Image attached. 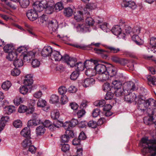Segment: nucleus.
<instances>
[{
  "label": "nucleus",
  "instance_id": "49530a36",
  "mask_svg": "<svg viewBox=\"0 0 156 156\" xmlns=\"http://www.w3.org/2000/svg\"><path fill=\"white\" fill-rule=\"evenodd\" d=\"M141 28L138 26H136L132 29L131 33L132 35L138 34L140 32Z\"/></svg>",
  "mask_w": 156,
  "mask_h": 156
},
{
  "label": "nucleus",
  "instance_id": "72a5a7b5",
  "mask_svg": "<svg viewBox=\"0 0 156 156\" xmlns=\"http://www.w3.org/2000/svg\"><path fill=\"white\" fill-rule=\"evenodd\" d=\"M45 131V129L43 126H40L36 129V133L37 135H41L43 134Z\"/></svg>",
  "mask_w": 156,
  "mask_h": 156
},
{
  "label": "nucleus",
  "instance_id": "6e6d98bb",
  "mask_svg": "<svg viewBox=\"0 0 156 156\" xmlns=\"http://www.w3.org/2000/svg\"><path fill=\"white\" fill-rule=\"evenodd\" d=\"M23 86L20 87V91L23 95H25L27 94L28 91V89L26 86Z\"/></svg>",
  "mask_w": 156,
  "mask_h": 156
},
{
  "label": "nucleus",
  "instance_id": "cd10ccee",
  "mask_svg": "<svg viewBox=\"0 0 156 156\" xmlns=\"http://www.w3.org/2000/svg\"><path fill=\"white\" fill-rule=\"evenodd\" d=\"M59 112L57 109H54L51 112V118L54 120L58 119L59 116Z\"/></svg>",
  "mask_w": 156,
  "mask_h": 156
},
{
  "label": "nucleus",
  "instance_id": "ddd939ff",
  "mask_svg": "<svg viewBox=\"0 0 156 156\" xmlns=\"http://www.w3.org/2000/svg\"><path fill=\"white\" fill-rule=\"evenodd\" d=\"M68 57L65 58L64 61L66 62L67 64L69 65L71 67L75 66L76 65V59L75 58L69 57L68 55Z\"/></svg>",
  "mask_w": 156,
  "mask_h": 156
},
{
  "label": "nucleus",
  "instance_id": "7ed1b4c3",
  "mask_svg": "<svg viewBox=\"0 0 156 156\" xmlns=\"http://www.w3.org/2000/svg\"><path fill=\"white\" fill-rule=\"evenodd\" d=\"M147 103L149 105L150 107L149 109H151L152 115H153L150 117L148 119L149 121H153L154 119L156 116V101L154 100L150 99L146 101Z\"/></svg>",
  "mask_w": 156,
  "mask_h": 156
},
{
  "label": "nucleus",
  "instance_id": "338daca9",
  "mask_svg": "<svg viewBox=\"0 0 156 156\" xmlns=\"http://www.w3.org/2000/svg\"><path fill=\"white\" fill-rule=\"evenodd\" d=\"M9 117L8 116H0V123L5 124V123L8 121Z\"/></svg>",
  "mask_w": 156,
  "mask_h": 156
},
{
  "label": "nucleus",
  "instance_id": "a19ab883",
  "mask_svg": "<svg viewBox=\"0 0 156 156\" xmlns=\"http://www.w3.org/2000/svg\"><path fill=\"white\" fill-rule=\"evenodd\" d=\"M54 8L56 11L58 12L62 10L63 8V6L61 2H58L55 5L54 4Z\"/></svg>",
  "mask_w": 156,
  "mask_h": 156
},
{
  "label": "nucleus",
  "instance_id": "58836bf2",
  "mask_svg": "<svg viewBox=\"0 0 156 156\" xmlns=\"http://www.w3.org/2000/svg\"><path fill=\"white\" fill-rule=\"evenodd\" d=\"M5 109L7 114L8 115L10 114L15 111V107L13 106L6 107L5 108Z\"/></svg>",
  "mask_w": 156,
  "mask_h": 156
},
{
  "label": "nucleus",
  "instance_id": "39448f33",
  "mask_svg": "<svg viewBox=\"0 0 156 156\" xmlns=\"http://www.w3.org/2000/svg\"><path fill=\"white\" fill-rule=\"evenodd\" d=\"M106 72L108 73L105 74H104L101 77H103L104 81L107 80L109 76L111 77L115 75L117 73L116 69L115 67L111 66L107 68Z\"/></svg>",
  "mask_w": 156,
  "mask_h": 156
},
{
  "label": "nucleus",
  "instance_id": "864d4df0",
  "mask_svg": "<svg viewBox=\"0 0 156 156\" xmlns=\"http://www.w3.org/2000/svg\"><path fill=\"white\" fill-rule=\"evenodd\" d=\"M43 126L46 127H48L50 129L53 130V125L51 122L49 120H46L43 123Z\"/></svg>",
  "mask_w": 156,
  "mask_h": 156
},
{
  "label": "nucleus",
  "instance_id": "6ab92c4d",
  "mask_svg": "<svg viewBox=\"0 0 156 156\" xmlns=\"http://www.w3.org/2000/svg\"><path fill=\"white\" fill-rule=\"evenodd\" d=\"M23 64L22 56L16 58L14 61L13 65L16 68L21 67Z\"/></svg>",
  "mask_w": 156,
  "mask_h": 156
},
{
  "label": "nucleus",
  "instance_id": "79ce46f5",
  "mask_svg": "<svg viewBox=\"0 0 156 156\" xmlns=\"http://www.w3.org/2000/svg\"><path fill=\"white\" fill-rule=\"evenodd\" d=\"M112 83L114 86L115 89L122 87V83L119 80H115L112 81Z\"/></svg>",
  "mask_w": 156,
  "mask_h": 156
},
{
  "label": "nucleus",
  "instance_id": "774afa93",
  "mask_svg": "<svg viewBox=\"0 0 156 156\" xmlns=\"http://www.w3.org/2000/svg\"><path fill=\"white\" fill-rule=\"evenodd\" d=\"M103 90L105 92H109L111 90V88L109 83H105L104 84L102 87Z\"/></svg>",
  "mask_w": 156,
  "mask_h": 156
},
{
  "label": "nucleus",
  "instance_id": "a211bd4d",
  "mask_svg": "<svg viewBox=\"0 0 156 156\" xmlns=\"http://www.w3.org/2000/svg\"><path fill=\"white\" fill-rule=\"evenodd\" d=\"M78 31L81 32H86L89 30L87 25L84 23H79L76 27Z\"/></svg>",
  "mask_w": 156,
  "mask_h": 156
},
{
  "label": "nucleus",
  "instance_id": "0eeeda50",
  "mask_svg": "<svg viewBox=\"0 0 156 156\" xmlns=\"http://www.w3.org/2000/svg\"><path fill=\"white\" fill-rule=\"evenodd\" d=\"M124 92L128 93L131 92L136 89L135 83L132 82H129L125 83L123 85Z\"/></svg>",
  "mask_w": 156,
  "mask_h": 156
},
{
  "label": "nucleus",
  "instance_id": "7c9ffc66",
  "mask_svg": "<svg viewBox=\"0 0 156 156\" xmlns=\"http://www.w3.org/2000/svg\"><path fill=\"white\" fill-rule=\"evenodd\" d=\"M88 60H86L84 64L81 62L77 63L76 64L75 67H77V69H76V70L79 72L80 71H82L84 69V66H85Z\"/></svg>",
  "mask_w": 156,
  "mask_h": 156
},
{
  "label": "nucleus",
  "instance_id": "c03bdc74",
  "mask_svg": "<svg viewBox=\"0 0 156 156\" xmlns=\"http://www.w3.org/2000/svg\"><path fill=\"white\" fill-rule=\"evenodd\" d=\"M51 2L47 1L46 0H42L39 2L40 6L44 9H45L49 5V4H51Z\"/></svg>",
  "mask_w": 156,
  "mask_h": 156
},
{
  "label": "nucleus",
  "instance_id": "dca6fc26",
  "mask_svg": "<svg viewBox=\"0 0 156 156\" xmlns=\"http://www.w3.org/2000/svg\"><path fill=\"white\" fill-rule=\"evenodd\" d=\"M41 122V120L38 118L30 120L28 122V127L37 126L40 124Z\"/></svg>",
  "mask_w": 156,
  "mask_h": 156
},
{
  "label": "nucleus",
  "instance_id": "4be33fe9",
  "mask_svg": "<svg viewBox=\"0 0 156 156\" xmlns=\"http://www.w3.org/2000/svg\"><path fill=\"white\" fill-rule=\"evenodd\" d=\"M35 56V53L32 51L29 52L27 54L24 55L23 58L24 62H29L31 58H34Z\"/></svg>",
  "mask_w": 156,
  "mask_h": 156
},
{
  "label": "nucleus",
  "instance_id": "a878e982",
  "mask_svg": "<svg viewBox=\"0 0 156 156\" xmlns=\"http://www.w3.org/2000/svg\"><path fill=\"white\" fill-rule=\"evenodd\" d=\"M17 53L15 50L13 51L10 52L9 53L8 55L7 56V58L10 61L13 60L17 58Z\"/></svg>",
  "mask_w": 156,
  "mask_h": 156
},
{
  "label": "nucleus",
  "instance_id": "9d476101",
  "mask_svg": "<svg viewBox=\"0 0 156 156\" xmlns=\"http://www.w3.org/2000/svg\"><path fill=\"white\" fill-rule=\"evenodd\" d=\"M28 19L31 21L36 20L38 17L37 13L33 9L28 10L26 13Z\"/></svg>",
  "mask_w": 156,
  "mask_h": 156
},
{
  "label": "nucleus",
  "instance_id": "c9c22d12",
  "mask_svg": "<svg viewBox=\"0 0 156 156\" xmlns=\"http://www.w3.org/2000/svg\"><path fill=\"white\" fill-rule=\"evenodd\" d=\"M32 144L31 141L30 139L26 138L23 141L22 145L23 147L25 149L29 147Z\"/></svg>",
  "mask_w": 156,
  "mask_h": 156
},
{
  "label": "nucleus",
  "instance_id": "4c0bfd02",
  "mask_svg": "<svg viewBox=\"0 0 156 156\" xmlns=\"http://www.w3.org/2000/svg\"><path fill=\"white\" fill-rule=\"evenodd\" d=\"M11 86V82L7 81L3 82L2 85V87L4 90L6 91L8 90Z\"/></svg>",
  "mask_w": 156,
  "mask_h": 156
},
{
  "label": "nucleus",
  "instance_id": "5701e85b",
  "mask_svg": "<svg viewBox=\"0 0 156 156\" xmlns=\"http://www.w3.org/2000/svg\"><path fill=\"white\" fill-rule=\"evenodd\" d=\"M30 131L29 127L24 128L20 132L21 135L25 137H30Z\"/></svg>",
  "mask_w": 156,
  "mask_h": 156
},
{
  "label": "nucleus",
  "instance_id": "b1692460",
  "mask_svg": "<svg viewBox=\"0 0 156 156\" xmlns=\"http://www.w3.org/2000/svg\"><path fill=\"white\" fill-rule=\"evenodd\" d=\"M54 9V3L51 2V4H49L47 7L45 9V12L47 14H51L53 12Z\"/></svg>",
  "mask_w": 156,
  "mask_h": 156
},
{
  "label": "nucleus",
  "instance_id": "f257e3e1",
  "mask_svg": "<svg viewBox=\"0 0 156 156\" xmlns=\"http://www.w3.org/2000/svg\"><path fill=\"white\" fill-rule=\"evenodd\" d=\"M139 146L142 148V151L143 154L150 153V156H156V140H148L147 138H143Z\"/></svg>",
  "mask_w": 156,
  "mask_h": 156
},
{
  "label": "nucleus",
  "instance_id": "bb28decb",
  "mask_svg": "<svg viewBox=\"0 0 156 156\" xmlns=\"http://www.w3.org/2000/svg\"><path fill=\"white\" fill-rule=\"evenodd\" d=\"M150 45L151 47V51L154 53L156 52L155 48L156 47V38L152 37L150 40Z\"/></svg>",
  "mask_w": 156,
  "mask_h": 156
},
{
  "label": "nucleus",
  "instance_id": "bf43d9fd",
  "mask_svg": "<svg viewBox=\"0 0 156 156\" xmlns=\"http://www.w3.org/2000/svg\"><path fill=\"white\" fill-rule=\"evenodd\" d=\"M148 80L153 85H156V78L154 76L149 75L147 77Z\"/></svg>",
  "mask_w": 156,
  "mask_h": 156
},
{
  "label": "nucleus",
  "instance_id": "603ef678",
  "mask_svg": "<svg viewBox=\"0 0 156 156\" xmlns=\"http://www.w3.org/2000/svg\"><path fill=\"white\" fill-rule=\"evenodd\" d=\"M40 4L39 3L38 4H35L33 5V9L36 11V12H41L42 11L43 9L40 6Z\"/></svg>",
  "mask_w": 156,
  "mask_h": 156
},
{
  "label": "nucleus",
  "instance_id": "052dcab7",
  "mask_svg": "<svg viewBox=\"0 0 156 156\" xmlns=\"http://www.w3.org/2000/svg\"><path fill=\"white\" fill-rule=\"evenodd\" d=\"M73 46L75 47L83 50L87 49L89 47H90V45H85L83 44L79 45L78 44H75L73 45Z\"/></svg>",
  "mask_w": 156,
  "mask_h": 156
},
{
  "label": "nucleus",
  "instance_id": "9b49d317",
  "mask_svg": "<svg viewBox=\"0 0 156 156\" xmlns=\"http://www.w3.org/2000/svg\"><path fill=\"white\" fill-rule=\"evenodd\" d=\"M53 51L52 48L50 46L44 47L42 50L41 54L44 57L51 56Z\"/></svg>",
  "mask_w": 156,
  "mask_h": 156
},
{
  "label": "nucleus",
  "instance_id": "ea45409f",
  "mask_svg": "<svg viewBox=\"0 0 156 156\" xmlns=\"http://www.w3.org/2000/svg\"><path fill=\"white\" fill-rule=\"evenodd\" d=\"M23 98L20 96H17L14 100V104L17 106L20 105L23 103Z\"/></svg>",
  "mask_w": 156,
  "mask_h": 156
},
{
  "label": "nucleus",
  "instance_id": "13d9d810",
  "mask_svg": "<svg viewBox=\"0 0 156 156\" xmlns=\"http://www.w3.org/2000/svg\"><path fill=\"white\" fill-rule=\"evenodd\" d=\"M67 92V89L64 86L60 87L58 89V92L61 95H63Z\"/></svg>",
  "mask_w": 156,
  "mask_h": 156
},
{
  "label": "nucleus",
  "instance_id": "e433bc0d",
  "mask_svg": "<svg viewBox=\"0 0 156 156\" xmlns=\"http://www.w3.org/2000/svg\"><path fill=\"white\" fill-rule=\"evenodd\" d=\"M59 101L58 96L56 94H52L50 97L49 101L51 103L55 104Z\"/></svg>",
  "mask_w": 156,
  "mask_h": 156
},
{
  "label": "nucleus",
  "instance_id": "393cba45",
  "mask_svg": "<svg viewBox=\"0 0 156 156\" xmlns=\"http://www.w3.org/2000/svg\"><path fill=\"white\" fill-rule=\"evenodd\" d=\"M14 49L13 45L12 43L7 44L3 48L4 51L6 53H9L13 51Z\"/></svg>",
  "mask_w": 156,
  "mask_h": 156
},
{
  "label": "nucleus",
  "instance_id": "473e14b6",
  "mask_svg": "<svg viewBox=\"0 0 156 156\" xmlns=\"http://www.w3.org/2000/svg\"><path fill=\"white\" fill-rule=\"evenodd\" d=\"M115 94L117 97H119L122 95L124 96V90L123 87V88L121 87L115 89Z\"/></svg>",
  "mask_w": 156,
  "mask_h": 156
},
{
  "label": "nucleus",
  "instance_id": "412c9836",
  "mask_svg": "<svg viewBox=\"0 0 156 156\" xmlns=\"http://www.w3.org/2000/svg\"><path fill=\"white\" fill-rule=\"evenodd\" d=\"M132 38L136 44L139 45H142L144 43L143 41L139 38L137 34L132 35Z\"/></svg>",
  "mask_w": 156,
  "mask_h": 156
},
{
  "label": "nucleus",
  "instance_id": "0e129e2a",
  "mask_svg": "<svg viewBox=\"0 0 156 156\" xmlns=\"http://www.w3.org/2000/svg\"><path fill=\"white\" fill-rule=\"evenodd\" d=\"M27 108V107L24 105H21L19 108L18 111L20 113L26 112Z\"/></svg>",
  "mask_w": 156,
  "mask_h": 156
},
{
  "label": "nucleus",
  "instance_id": "f704fd0d",
  "mask_svg": "<svg viewBox=\"0 0 156 156\" xmlns=\"http://www.w3.org/2000/svg\"><path fill=\"white\" fill-rule=\"evenodd\" d=\"M96 71L95 69L88 68L85 72L86 74L88 76H92L96 74Z\"/></svg>",
  "mask_w": 156,
  "mask_h": 156
},
{
  "label": "nucleus",
  "instance_id": "2f4dec72",
  "mask_svg": "<svg viewBox=\"0 0 156 156\" xmlns=\"http://www.w3.org/2000/svg\"><path fill=\"white\" fill-rule=\"evenodd\" d=\"M73 12V9L70 7L65 8L64 9L63 13L66 17H70L72 15Z\"/></svg>",
  "mask_w": 156,
  "mask_h": 156
},
{
  "label": "nucleus",
  "instance_id": "5fc2aeb1",
  "mask_svg": "<svg viewBox=\"0 0 156 156\" xmlns=\"http://www.w3.org/2000/svg\"><path fill=\"white\" fill-rule=\"evenodd\" d=\"M14 127L16 128H21L22 126V121L20 120H17L15 121L13 123Z\"/></svg>",
  "mask_w": 156,
  "mask_h": 156
},
{
  "label": "nucleus",
  "instance_id": "3c124183",
  "mask_svg": "<svg viewBox=\"0 0 156 156\" xmlns=\"http://www.w3.org/2000/svg\"><path fill=\"white\" fill-rule=\"evenodd\" d=\"M79 75V72L78 71L75 70L73 71L70 76V78L71 80H75L77 79Z\"/></svg>",
  "mask_w": 156,
  "mask_h": 156
},
{
  "label": "nucleus",
  "instance_id": "de8ad7c7",
  "mask_svg": "<svg viewBox=\"0 0 156 156\" xmlns=\"http://www.w3.org/2000/svg\"><path fill=\"white\" fill-rule=\"evenodd\" d=\"M105 101L104 100H101L96 101L94 103V104L97 106L103 107L105 106Z\"/></svg>",
  "mask_w": 156,
  "mask_h": 156
},
{
  "label": "nucleus",
  "instance_id": "69168bd1",
  "mask_svg": "<svg viewBox=\"0 0 156 156\" xmlns=\"http://www.w3.org/2000/svg\"><path fill=\"white\" fill-rule=\"evenodd\" d=\"M97 122L93 120L90 121L87 124L88 126L93 128H96L97 127Z\"/></svg>",
  "mask_w": 156,
  "mask_h": 156
},
{
  "label": "nucleus",
  "instance_id": "8fccbe9b",
  "mask_svg": "<svg viewBox=\"0 0 156 156\" xmlns=\"http://www.w3.org/2000/svg\"><path fill=\"white\" fill-rule=\"evenodd\" d=\"M97 6L95 3H89L86 5V8L84 9V10L86 9V10L87 9L90 10H93L95 9L96 8Z\"/></svg>",
  "mask_w": 156,
  "mask_h": 156
},
{
  "label": "nucleus",
  "instance_id": "aec40b11",
  "mask_svg": "<svg viewBox=\"0 0 156 156\" xmlns=\"http://www.w3.org/2000/svg\"><path fill=\"white\" fill-rule=\"evenodd\" d=\"M123 4L124 6L125 7H129L132 9H135L137 7V5L135 2L132 1L128 2H124Z\"/></svg>",
  "mask_w": 156,
  "mask_h": 156
},
{
  "label": "nucleus",
  "instance_id": "4468645a",
  "mask_svg": "<svg viewBox=\"0 0 156 156\" xmlns=\"http://www.w3.org/2000/svg\"><path fill=\"white\" fill-rule=\"evenodd\" d=\"M138 99H139L137 101L138 102L137 105V108L139 111L140 112L141 115L144 113V111L146 109L144 102H142V101H140V100L141 99L140 98V97H138Z\"/></svg>",
  "mask_w": 156,
  "mask_h": 156
},
{
  "label": "nucleus",
  "instance_id": "c756f323",
  "mask_svg": "<svg viewBox=\"0 0 156 156\" xmlns=\"http://www.w3.org/2000/svg\"><path fill=\"white\" fill-rule=\"evenodd\" d=\"M112 31L114 35L117 36L121 33L122 30L119 26L117 25L112 28Z\"/></svg>",
  "mask_w": 156,
  "mask_h": 156
},
{
  "label": "nucleus",
  "instance_id": "423d86ee",
  "mask_svg": "<svg viewBox=\"0 0 156 156\" xmlns=\"http://www.w3.org/2000/svg\"><path fill=\"white\" fill-rule=\"evenodd\" d=\"M111 59L112 61L119 64L122 66H125L129 62V61L127 59L120 58L115 55H112Z\"/></svg>",
  "mask_w": 156,
  "mask_h": 156
},
{
  "label": "nucleus",
  "instance_id": "f3484780",
  "mask_svg": "<svg viewBox=\"0 0 156 156\" xmlns=\"http://www.w3.org/2000/svg\"><path fill=\"white\" fill-rule=\"evenodd\" d=\"M74 19L78 22L83 20V13L82 12L80 11H77L74 13Z\"/></svg>",
  "mask_w": 156,
  "mask_h": 156
},
{
  "label": "nucleus",
  "instance_id": "c85d7f7f",
  "mask_svg": "<svg viewBox=\"0 0 156 156\" xmlns=\"http://www.w3.org/2000/svg\"><path fill=\"white\" fill-rule=\"evenodd\" d=\"M107 48L108 49L107 52H109L111 53L115 54L119 53L121 51V50L119 48H116L113 46H107Z\"/></svg>",
  "mask_w": 156,
  "mask_h": 156
},
{
  "label": "nucleus",
  "instance_id": "a18cd8bd",
  "mask_svg": "<svg viewBox=\"0 0 156 156\" xmlns=\"http://www.w3.org/2000/svg\"><path fill=\"white\" fill-rule=\"evenodd\" d=\"M19 2L20 6L23 8H27L29 5V0H20Z\"/></svg>",
  "mask_w": 156,
  "mask_h": 156
},
{
  "label": "nucleus",
  "instance_id": "f8f14e48",
  "mask_svg": "<svg viewBox=\"0 0 156 156\" xmlns=\"http://www.w3.org/2000/svg\"><path fill=\"white\" fill-rule=\"evenodd\" d=\"M95 80L91 78H88L84 80L82 83L83 86L85 87L93 85L95 83Z\"/></svg>",
  "mask_w": 156,
  "mask_h": 156
},
{
  "label": "nucleus",
  "instance_id": "6e6552de",
  "mask_svg": "<svg viewBox=\"0 0 156 156\" xmlns=\"http://www.w3.org/2000/svg\"><path fill=\"white\" fill-rule=\"evenodd\" d=\"M125 101L127 102L131 103L132 101L137 102L136 96L134 93H131V92H128V93L124 92Z\"/></svg>",
  "mask_w": 156,
  "mask_h": 156
},
{
  "label": "nucleus",
  "instance_id": "680f3d73",
  "mask_svg": "<svg viewBox=\"0 0 156 156\" xmlns=\"http://www.w3.org/2000/svg\"><path fill=\"white\" fill-rule=\"evenodd\" d=\"M61 141L64 143H67L69 141L70 138L66 134L62 135L61 137Z\"/></svg>",
  "mask_w": 156,
  "mask_h": 156
},
{
  "label": "nucleus",
  "instance_id": "1a4fd4ad",
  "mask_svg": "<svg viewBox=\"0 0 156 156\" xmlns=\"http://www.w3.org/2000/svg\"><path fill=\"white\" fill-rule=\"evenodd\" d=\"M48 27L50 30L53 32H56L58 27V23L57 21L55 19H52L49 21L48 24Z\"/></svg>",
  "mask_w": 156,
  "mask_h": 156
},
{
  "label": "nucleus",
  "instance_id": "37998d69",
  "mask_svg": "<svg viewBox=\"0 0 156 156\" xmlns=\"http://www.w3.org/2000/svg\"><path fill=\"white\" fill-rule=\"evenodd\" d=\"M25 79L24 80L23 82L24 84H28L27 80H29L30 83H33V76L31 74H30L27 75L25 76Z\"/></svg>",
  "mask_w": 156,
  "mask_h": 156
},
{
  "label": "nucleus",
  "instance_id": "f03ea898",
  "mask_svg": "<svg viewBox=\"0 0 156 156\" xmlns=\"http://www.w3.org/2000/svg\"><path fill=\"white\" fill-rule=\"evenodd\" d=\"M94 69L96 70V72L99 74L98 79L101 81H104L103 77H101V76L104 74H105L106 73H107L106 72L107 68L106 66L102 64H98L95 66Z\"/></svg>",
  "mask_w": 156,
  "mask_h": 156
},
{
  "label": "nucleus",
  "instance_id": "4d7b16f0",
  "mask_svg": "<svg viewBox=\"0 0 156 156\" xmlns=\"http://www.w3.org/2000/svg\"><path fill=\"white\" fill-rule=\"evenodd\" d=\"M86 23L87 24L88 26H93L95 23L94 20L91 17H87L86 19Z\"/></svg>",
  "mask_w": 156,
  "mask_h": 156
},
{
  "label": "nucleus",
  "instance_id": "20e7f679",
  "mask_svg": "<svg viewBox=\"0 0 156 156\" xmlns=\"http://www.w3.org/2000/svg\"><path fill=\"white\" fill-rule=\"evenodd\" d=\"M51 59L52 60L54 59L55 61H59L61 60L64 61L65 58L68 57V55L65 54L63 56L61 54L59 51L56 50H54L52 52L51 55Z\"/></svg>",
  "mask_w": 156,
  "mask_h": 156
},
{
  "label": "nucleus",
  "instance_id": "e2e57ef3",
  "mask_svg": "<svg viewBox=\"0 0 156 156\" xmlns=\"http://www.w3.org/2000/svg\"><path fill=\"white\" fill-rule=\"evenodd\" d=\"M40 62L37 59H33L32 62V65L34 68L37 67L40 65Z\"/></svg>",
  "mask_w": 156,
  "mask_h": 156
},
{
  "label": "nucleus",
  "instance_id": "09e8293b",
  "mask_svg": "<svg viewBox=\"0 0 156 156\" xmlns=\"http://www.w3.org/2000/svg\"><path fill=\"white\" fill-rule=\"evenodd\" d=\"M47 105L46 101L43 99H39L37 103L38 107L43 108L45 107Z\"/></svg>",
  "mask_w": 156,
  "mask_h": 156
},
{
  "label": "nucleus",
  "instance_id": "2eb2a0df",
  "mask_svg": "<svg viewBox=\"0 0 156 156\" xmlns=\"http://www.w3.org/2000/svg\"><path fill=\"white\" fill-rule=\"evenodd\" d=\"M50 19H49L48 16L46 15H42L38 19L39 23L40 25H48Z\"/></svg>",
  "mask_w": 156,
  "mask_h": 156
}]
</instances>
